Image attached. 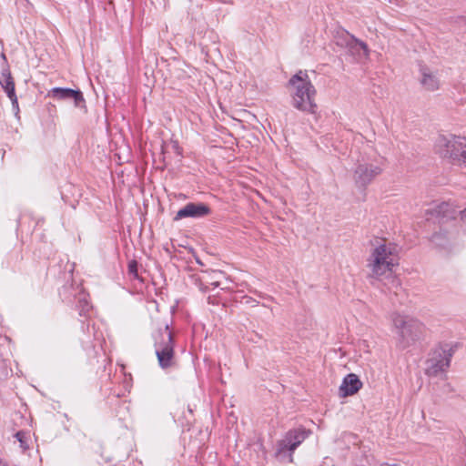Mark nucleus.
Returning <instances> with one entry per match:
<instances>
[{"mask_svg":"<svg viewBox=\"0 0 466 466\" xmlns=\"http://www.w3.org/2000/svg\"><path fill=\"white\" fill-rule=\"evenodd\" d=\"M0 85L10 98L13 106L18 107L17 96L15 92V82L8 70H4L0 77Z\"/></svg>","mask_w":466,"mask_h":466,"instance_id":"12","label":"nucleus"},{"mask_svg":"<svg viewBox=\"0 0 466 466\" xmlns=\"http://www.w3.org/2000/svg\"><path fill=\"white\" fill-rule=\"evenodd\" d=\"M383 170L382 162L379 159H371L362 156L354 170L353 179L357 187H366L373 179L381 174Z\"/></svg>","mask_w":466,"mask_h":466,"instance_id":"5","label":"nucleus"},{"mask_svg":"<svg viewBox=\"0 0 466 466\" xmlns=\"http://www.w3.org/2000/svg\"><path fill=\"white\" fill-rule=\"evenodd\" d=\"M451 348L445 346L436 349L426 362V373L431 377H438L446 371L452 357Z\"/></svg>","mask_w":466,"mask_h":466,"instance_id":"8","label":"nucleus"},{"mask_svg":"<svg viewBox=\"0 0 466 466\" xmlns=\"http://www.w3.org/2000/svg\"><path fill=\"white\" fill-rule=\"evenodd\" d=\"M308 436L309 432L302 429H296L287 432L285 437L277 444L276 458L281 462H292V453Z\"/></svg>","mask_w":466,"mask_h":466,"instance_id":"6","label":"nucleus"},{"mask_svg":"<svg viewBox=\"0 0 466 466\" xmlns=\"http://www.w3.org/2000/svg\"><path fill=\"white\" fill-rule=\"evenodd\" d=\"M128 272L133 276H137V263L135 260H131L128 263Z\"/></svg>","mask_w":466,"mask_h":466,"instance_id":"17","label":"nucleus"},{"mask_svg":"<svg viewBox=\"0 0 466 466\" xmlns=\"http://www.w3.org/2000/svg\"><path fill=\"white\" fill-rule=\"evenodd\" d=\"M399 264L397 247L385 239H377L373 244L368 258L367 267L370 277L380 279L390 277L393 269Z\"/></svg>","mask_w":466,"mask_h":466,"instance_id":"1","label":"nucleus"},{"mask_svg":"<svg viewBox=\"0 0 466 466\" xmlns=\"http://www.w3.org/2000/svg\"><path fill=\"white\" fill-rule=\"evenodd\" d=\"M347 47L350 52L356 56L359 59L368 58L370 51L365 43L355 38L353 35H349L347 40Z\"/></svg>","mask_w":466,"mask_h":466,"instance_id":"13","label":"nucleus"},{"mask_svg":"<svg viewBox=\"0 0 466 466\" xmlns=\"http://www.w3.org/2000/svg\"><path fill=\"white\" fill-rule=\"evenodd\" d=\"M392 284L394 287H399L400 286V280L396 278H392Z\"/></svg>","mask_w":466,"mask_h":466,"instance_id":"19","label":"nucleus"},{"mask_svg":"<svg viewBox=\"0 0 466 466\" xmlns=\"http://www.w3.org/2000/svg\"><path fill=\"white\" fill-rule=\"evenodd\" d=\"M435 148L441 157L466 167V137L441 135L436 140Z\"/></svg>","mask_w":466,"mask_h":466,"instance_id":"4","label":"nucleus"},{"mask_svg":"<svg viewBox=\"0 0 466 466\" xmlns=\"http://www.w3.org/2000/svg\"><path fill=\"white\" fill-rule=\"evenodd\" d=\"M209 213L210 208L204 203H187L177 212L174 220H180L186 218H204Z\"/></svg>","mask_w":466,"mask_h":466,"instance_id":"9","label":"nucleus"},{"mask_svg":"<svg viewBox=\"0 0 466 466\" xmlns=\"http://www.w3.org/2000/svg\"><path fill=\"white\" fill-rule=\"evenodd\" d=\"M390 320L396 336L397 346L400 349L414 345L424 336V324L410 315L394 311L390 313Z\"/></svg>","mask_w":466,"mask_h":466,"instance_id":"3","label":"nucleus"},{"mask_svg":"<svg viewBox=\"0 0 466 466\" xmlns=\"http://www.w3.org/2000/svg\"><path fill=\"white\" fill-rule=\"evenodd\" d=\"M47 96L56 100L72 99L74 100L75 106L78 107L82 106L85 103L82 93L79 90L71 88L54 87L48 92Z\"/></svg>","mask_w":466,"mask_h":466,"instance_id":"10","label":"nucleus"},{"mask_svg":"<svg viewBox=\"0 0 466 466\" xmlns=\"http://www.w3.org/2000/svg\"><path fill=\"white\" fill-rule=\"evenodd\" d=\"M0 466H5L4 463L2 461H0Z\"/></svg>","mask_w":466,"mask_h":466,"instance_id":"22","label":"nucleus"},{"mask_svg":"<svg viewBox=\"0 0 466 466\" xmlns=\"http://www.w3.org/2000/svg\"><path fill=\"white\" fill-rule=\"evenodd\" d=\"M460 214L461 221L466 223V208Z\"/></svg>","mask_w":466,"mask_h":466,"instance_id":"18","label":"nucleus"},{"mask_svg":"<svg viewBox=\"0 0 466 466\" xmlns=\"http://www.w3.org/2000/svg\"><path fill=\"white\" fill-rule=\"evenodd\" d=\"M380 466H400V465L396 464V463H394V464H390V463H388V462H384V463H381Z\"/></svg>","mask_w":466,"mask_h":466,"instance_id":"20","label":"nucleus"},{"mask_svg":"<svg viewBox=\"0 0 466 466\" xmlns=\"http://www.w3.org/2000/svg\"><path fill=\"white\" fill-rule=\"evenodd\" d=\"M292 106L302 112L314 114L317 109V91L307 71L299 70L289 80Z\"/></svg>","mask_w":466,"mask_h":466,"instance_id":"2","label":"nucleus"},{"mask_svg":"<svg viewBox=\"0 0 466 466\" xmlns=\"http://www.w3.org/2000/svg\"><path fill=\"white\" fill-rule=\"evenodd\" d=\"M361 387L362 382L358 376L354 373H350L344 378L339 387V393L342 397L350 396L357 393Z\"/></svg>","mask_w":466,"mask_h":466,"instance_id":"11","label":"nucleus"},{"mask_svg":"<svg viewBox=\"0 0 466 466\" xmlns=\"http://www.w3.org/2000/svg\"><path fill=\"white\" fill-rule=\"evenodd\" d=\"M155 349L161 368L167 369L174 364L173 335L167 325L159 331L156 339Z\"/></svg>","mask_w":466,"mask_h":466,"instance_id":"7","label":"nucleus"},{"mask_svg":"<svg viewBox=\"0 0 466 466\" xmlns=\"http://www.w3.org/2000/svg\"><path fill=\"white\" fill-rule=\"evenodd\" d=\"M421 78L420 83L422 86L429 91H435L440 87V80L435 73L427 67L420 69Z\"/></svg>","mask_w":466,"mask_h":466,"instance_id":"14","label":"nucleus"},{"mask_svg":"<svg viewBox=\"0 0 466 466\" xmlns=\"http://www.w3.org/2000/svg\"><path fill=\"white\" fill-rule=\"evenodd\" d=\"M212 284H213L214 286H216V287L218 285V282H214V283H212Z\"/></svg>","mask_w":466,"mask_h":466,"instance_id":"21","label":"nucleus"},{"mask_svg":"<svg viewBox=\"0 0 466 466\" xmlns=\"http://www.w3.org/2000/svg\"><path fill=\"white\" fill-rule=\"evenodd\" d=\"M373 461V455L367 450L360 451V454H357L354 459L356 466H370Z\"/></svg>","mask_w":466,"mask_h":466,"instance_id":"15","label":"nucleus"},{"mask_svg":"<svg viewBox=\"0 0 466 466\" xmlns=\"http://www.w3.org/2000/svg\"><path fill=\"white\" fill-rule=\"evenodd\" d=\"M15 437L20 443V448L23 451H26L29 448V441H31L30 434L20 431L15 433Z\"/></svg>","mask_w":466,"mask_h":466,"instance_id":"16","label":"nucleus"}]
</instances>
